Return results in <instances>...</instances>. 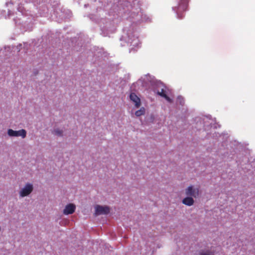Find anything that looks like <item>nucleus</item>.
Instances as JSON below:
<instances>
[{"instance_id": "nucleus-9", "label": "nucleus", "mask_w": 255, "mask_h": 255, "mask_svg": "<svg viewBox=\"0 0 255 255\" xmlns=\"http://www.w3.org/2000/svg\"><path fill=\"white\" fill-rule=\"evenodd\" d=\"M157 94L161 97L164 98L169 103L172 102V100L166 95L165 91L163 89H162L161 91H158Z\"/></svg>"}, {"instance_id": "nucleus-3", "label": "nucleus", "mask_w": 255, "mask_h": 255, "mask_svg": "<svg viewBox=\"0 0 255 255\" xmlns=\"http://www.w3.org/2000/svg\"><path fill=\"white\" fill-rule=\"evenodd\" d=\"M185 194L188 196L196 198L199 195V189L190 186L185 190Z\"/></svg>"}, {"instance_id": "nucleus-1", "label": "nucleus", "mask_w": 255, "mask_h": 255, "mask_svg": "<svg viewBox=\"0 0 255 255\" xmlns=\"http://www.w3.org/2000/svg\"><path fill=\"white\" fill-rule=\"evenodd\" d=\"M7 134L9 136H21L22 138H24L26 135V131L23 129L17 131L9 129L7 130Z\"/></svg>"}, {"instance_id": "nucleus-6", "label": "nucleus", "mask_w": 255, "mask_h": 255, "mask_svg": "<svg viewBox=\"0 0 255 255\" xmlns=\"http://www.w3.org/2000/svg\"><path fill=\"white\" fill-rule=\"evenodd\" d=\"M129 98L131 101L134 103L136 108H139L141 105L140 98L134 93L130 94Z\"/></svg>"}, {"instance_id": "nucleus-2", "label": "nucleus", "mask_w": 255, "mask_h": 255, "mask_svg": "<svg viewBox=\"0 0 255 255\" xmlns=\"http://www.w3.org/2000/svg\"><path fill=\"white\" fill-rule=\"evenodd\" d=\"M33 185L30 183H27L19 192L20 196L22 197L28 196L33 190Z\"/></svg>"}, {"instance_id": "nucleus-11", "label": "nucleus", "mask_w": 255, "mask_h": 255, "mask_svg": "<svg viewBox=\"0 0 255 255\" xmlns=\"http://www.w3.org/2000/svg\"><path fill=\"white\" fill-rule=\"evenodd\" d=\"M199 255H214V253L209 251H202L200 252Z\"/></svg>"}, {"instance_id": "nucleus-4", "label": "nucleus", "mask_w": 255, "mask_h": 255, "mask_svg": "<svg viewBox=\"0 0 255 255\" xmlns=\"http://www.w3.org/2000/svg\"><path fill=\"white\" fill-rule=\"evenodd\" d=\"M96 214L101 215V214H108L110 212V209L107 206H102L100 205H97L95 207Z\"/></svg>"}, {"instance_id": "nucleus-7", "label": "nucleus", "mask_w": 255, "mask_h": 255, "mask_svg": "<svg viewBox=\"0 0 255 255\" xmlns=\"http://www.w3.org/2000/svg\"><path fill=\"white\" fill-rule=\"evenodd\" d=\"M76 209V206L73 204H69L66 206L63 210V214L64 215H69L73 214Z\"/></svg>"}, {"instance_id": "nucleus-5", "label": "nucleus", "mask_w": 255, "mask_h": 255, "mask_svg": "<svg viewBox=\"0 0 255 255\" xmlns=\"http://www.w3.org/2000/svg\"><path fill=\"white\" fill-rule=\"evenodd\" d=\"M188 0H180L177 10V12L186 10L188 5Z\"/></svg>"}, {"instance_id": "nucleus-8", "label": "nucleus", "mask_w": 255, "mask_h": 255, "mask_svg": "<svg viewBox=\"0 0 255 255\" xmlns=\"http://www.w3.org/2000/svg\"><path fill=\"white\" fill-rule=\"evenodd\" d=\"M182 203L185 205L190 206L193 205L194 201L192 197L188 196L183 199Z\"/></svg>"}, {"instance_id": "nucleus-12", "label": "nucleus", "mask_w": 255, "mask_h": 255, "mask_svg": "<svg viewBox=\"0 0 255 255\" xmlns=\"http://www.w3.org/2000/svg\"><path fill=\"white\" fill-rule=\"evenodd\" d=\"M53 133L56 135L60 136L62 135V130H61L58 129H54V130L53 131Z\"/></svg>"}, {"instance_id": "nucleus-10", "label": "nucleus", "mask_w": 255, "mask_h": 255, "mask_svg": "<svg viewBox=\"0 0 255 255\" xmlns=\"http://www.w3.org/2000/svg\"><path fill=\"white\" fill-rule=\"evenodd\" d=\"M145 110L144 108L141 107L139 110L136 111L135 113V115L136 117H139L145 114Z\"/></svg>"}]
</instances>
